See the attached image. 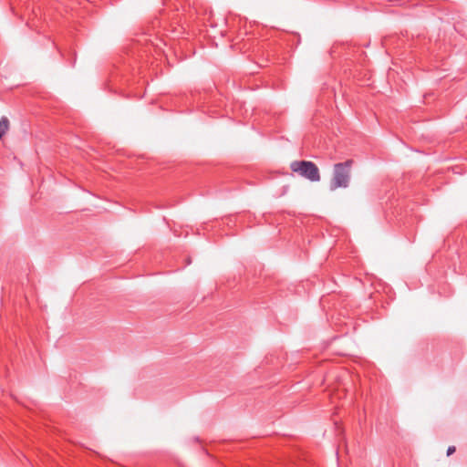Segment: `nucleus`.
Listing matches in <instances>:
<instances>
[{"label":"nucleus","mask_w":467,"mask_h":467,"mask_svg":"<svg viewBox=\"0 0 467 467\" xmlns=\"http://www.w3.org/2000/svg\"><path fill=\"white\" fill-rule=\"evenodd\" d=\"M352 160L334 165L333 177L330 182V189L347 188L350 182V171L353 164Z\"/></svg>","instance_id":"nucleus-1"},{"label":"nucleus","mask_w":467,"mask_h":467,"mask_svg":"<svg viewBox=\"0 0 467 467\" xmlns=\"http://www.w3.org/2000/svg\"><path fill=\"white\" fill-rule=\"evenodd\" d=\"M293 172L297 173L310 182L320 181L318 167L310 161H295L290 164Z\"/></svg>","instance_id":"nucleus-2"},{"label":"nucleus","mask_w":467,"mask_h":467,"mask_svg":"<svg viewBox=\"0 0 467 467\" xmlns=\"http://www.w3.org/2000/svg\"><path fill=\"white\" fill-rule=\"evenodd\" d=\"M9 128V120L6 117L0 119V139L6 133Z\"/></svg>","instance_id":"nucleus-3"},{"label":"nucleus","mask_w":467,"mask_h":467,"mask_svg":"<svg viewBox=\"0 0 467 467\" xmlns=\"http://www.w3.org/2000/svg\"><path fill=\"white\" fill-rule=\"evenodd\" d=\"M456 451L455 447L454 446H450L447 450V455L450 456L451 455L452 453H454Z\"/></svg>","instance_id":"nucleus-4"}]
</instances>
